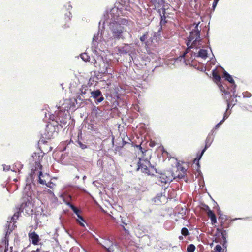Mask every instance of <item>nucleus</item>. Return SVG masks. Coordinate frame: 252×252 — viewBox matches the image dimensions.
Instances as JSON below:
<instances>
[{
	"instance_id": "1",
	"label": "nucleus",
	"mask_w": 252,
	"mask_h": 252,
	"mask_svg": "<svg viewBox=\"0 0 252 252\" xmlns=\"http://www.w3.org/2000/svg\"><path fill=\"white\" fill-rule=\"evenodd\" d=\"M126 13L123 8L115 6L104 15L103 24H107L109 27L107 41L111 42L112 46L116 45L118 41H125L126 38L127 32L125 26L129 25L131 21L123 17Z\"/></svg>"
},
{
	"instance_id": "2",
	"label": "nucleus",
	"mask_w": 252,
	"mask_h": 252,
	"mask_svg": "<svg viewBox=\"0 0 252 252\" xmlns=\"http://www.w3.org/2000/svg\"><path fill=\"white\" fill-rule=\"evenodd\" d=\"M43 155H41L39 153H34L32 156L33 160L34 161V166L31 169V172L30 174V179L32 180L34 177L33 176L36 174V172L38 174V181L40 184L42 185H46L48 187L50 188H53L55 185L54 183L51 182H49L47 183L46 181L42 179L43 177L42 172L41 171L42 165L40 163V160H42Z\"/></svg>"
},
{
	"instance_id": "3",
	"label": "nucleus",
	"mask_w": 252,
	"mask_h": 252,
	"mask_svg": "<svg viewBox=\"0 0 252 252\" xmlns=\"http://www.w3.org/2000/svg\"><path fill=\"white\" fill-rule=\"evenodd\" d=\"M199 23L196 24L194 29H193L190 32L189 36L187 37L186 44L188 47V49L186 50V52L183 54L182 56L178 57L176 60L178 59H180L184 60L185 61V56L187 53H188V50L192 48H199V45L197 44L200 43L201 41V39L200 38V31L198 29Z\"/></svg>"
},
{
	"instance_id": "4",
	"label": "nucleus",
	"mask_w": 252,
	"mask_h": 252,
	"mask_svg": "<svg viewBox=\"0 0 252 252\" xmlns=\"http://www.w3.org/2000/svg\"><path fill=\"white\" fill-rule=\"evenodd\" d=\"M49 119L52 120L55 125L58 127L60 126L61 128L65 127L67 124L68 120V111L67 110L63 111V109L58 108V110L55 111L54 114H49Z\"/></svg>"
},
{
	"instance_id": "5",
	"label": "nucleus",
	"mask_w": 252,
	"mask_h": 252,
	"mask_svg": "<svg viewBox=\"0 0 252 252\" xmlns=\"http://www.w3.org/2000/svg\"><path fill=\"white\" fill-rule=\"evenodd\" d=\"M59 131L58 126L54 123H49L46 125V128L43 133H41L40 141L44 144L47 143V140L54 137Z\"/></svg>"
},
{
	"instance_id": "6",
	"label": "nucleus",
	"mask_w": 252,
	"mask_h": 252,
	"mask_svg": "<svg viewBox=\"0 0 252 252\" xmlns=\"http://www.w3.org/2000/svg\"><path fill=\"white\" fill-rule=\"evenodd\" d=\"M136 171L147 175H154V173H157V169L152 166L149 160L144 158H138L137 163Z\"/></svg>"
},
{
	"instance_id": "7",
	"label": "nucleus",
	"mask_w": 252,
	"mask_h": 252,
	"mask_svg": "<svg viewBox=\"0 0 252 252\" xmlns=\"http://www.w3.org/2000/svg\"><path fill=\"white\" fill-rule=\"evenodd\" d=\"M23 201L19 208V211L15 213L10 219H8L6 224L8 225L9 224H10L11 223H13L12 227H15L16 226L14 225V223L16 222V220L18 218L19 213L23 212L25 208L31 205L32 197L28 198V196H25L23 197Z\"/></svg>"
},
{
	"instance_id": "8",
	"label": "nucleus",
	"mask_w": 252,
	"mask_h": 252,
	"mask_svg": "<svg viewBox=\"0 0 252 252\" xmlns=\"http://www.w3.org/2000/svg\"><path fill=\"white\" fill-rule=\"evenodd\" d=\"M6 231L5 232V237L2 240L0 244V252H12V247H8V237L9 234L12 231L14 227L10 228V224H6Z\"/></svg>"
},
{
	"instance_id": "9",
	"label": "nucleus",
	"mask_w": 252,
	"mask_h": 252,
	"mask_svg": "<svg viewBox=\"0 0 252 252\" xmlns=\"http://www.w3.org/2000/svg\"><path fill=\"white\" fill-rule=\"evenodd\" d=\"M104 24H103V20H101L99 23L98 32L94 34L92 43L91 48L92 51L94 52L96 55H97V51H96V48L98 45L99 38L101 37L102 32H104Z\"/></svg>"
},
{
	"instance_id": "10",
	"label": "nucleus",
	"mask_w": 252,
	"mask_h": 252,
	"mask_svg": "<svg viewBox=\"0 0 252 252\" xmlns=\"http://www.w3.org/2000/svg\"><path fill=\"white\" fill-rule=\"evenodd\" d=\"M212 76L214 79L218 84L220 90L225 94H230V92L226 89L227 88V86L225 84L221 83V78L220 76L216 73L215 70H213Z\"/></svg>"
},
{
	"instance_id": "11",
	"label": "nucleus",
	"mask_w": 252,
	"mask_h": 252,
	"mask_svg": "<svg viewBox=\"0 0 252 252\" xmlns=\"http://www.w3.org/2000/svg\"><path fill=\"white\" fill-rule=\"evenodd\" d=\"M98 64V72L101 74L108 73V70L109 68V64L106 59H104L102 56L97 57Z\"/></svg>"
},
{
	"instance_id": "12",
	"label": "nucleus",
	"mask_w": 252,
	"mask_h": 252,
	"mask_svg": "<svg viewBox=\"0 0 252 252\" xmlns=\"http://www.w3.org/2000/svg\"><path fill=\"white\" fill-rule=\"evenodd\" d=\"M74 144L77 147L83 150L88 149L90 147L88 140L82 137L81 131L78 133L77 139L75 141Z\"/></svg>"
},
{
	"instance_id": "13",
	"label": "nucleus",
	"mask_w": 252,
	"mask_h": 252,
	"mask_svg": "<svg viewBox=\"0 0 252 252\" xmlns=\"http://www.w3.org/2000/svg\"><path fill=\"white\" fill-rule=\"evenodd\" d=\"M157 182L158 183H164L165 184L170 183L173 180V175L170 173H160L157 175Z\"/></svg>"
},
{
	"instance_id": "14",
	"label": "nucleus",
	"mask_w": 252,
	"mask_h": 252,
	"mask_svg": "<svg viewBox=\"0 0 252 252\" xmlns=\"http://www.w3.org/2000/svg\"><path fill=\"white\" fill-rule=\"evenodd\" d=\"M81 93L80 95L77 97V100L79 101H85L86 103L88 101H90V99L88 98L90 97V94H91L92 91L86 87H83L80 90Z\"/></svg>"
},
{
	"instance_id": "15",
	"label": "nucleus",
	"mask_w": 252,
	"mask_h": 252,
	"mask_svg": "<svg viewBox=\"0 0 252 252\" xmlns=\"http://www.w3.org/2000/svg\"><path fill=\"white\" fill-rule=\"evenodd\" d=\"M96 241L97 243L100 245L102 246L106 250H107L108 247L111 245V243L113 241L112 238H110L109 237L107 236H104L103 237H101L99 240L97 239Z\"/></svg>"
},
{
	"instance_id": "16",
	"label": "nucleus",
	"mask_w": 252,
	"mask_h": 252,
	"mask_svg": "<svg viewBox=\"0 0 252 252\" xmlns=\"http://www.w3.org/2000/svg\"><path fill=\"white\" fill-rule=\"evenodd\" d=\"M90 97L93 98L96 104H98L104 100V97L101 91L99 89L92 91Z\"/></svg>"
},
{
	"instance_id": "17",
	"label": "nucleus",
	"mask_w": 252,
	"mask_h": 252,
	"mask_svg": "<svg viewBox=\"0 0 252 252\" xmlns=\"http://www.w3.org/2000/svg\"><path fill=\"white\" fill-rule=\"evenodd\" d=\"M158 12L160 13V16H161V20L160 22V27L158 30V32H157V34L158 35H160V32L162 30V27L163 25H165V23L167 22L166 20V16H165V13H166V8L165 7L161 8L158 10Z\"/></svg>"
},
{
	"instance_id": "18",
	"label": "nucleus",
	"mask_w": 252,
	"mask_h": 252,
	"mask_svg": "<svg viewBox=\"0 0 252 252\" xmlns=\"http://www.w3.org/2000/svg\"><path fill=\"white\" fill-rule=\"evenodd\" d=\"M72 7L71 5L68 3L67 4L65 5L63 8V12H65L64 14V18L66 22L69 21L71 20V18L72 17V14L70 12V10L72 9Z\"/></svg>"
},
{
	"instance_id": "19",
	"label": "nucleus",
	"mask_w": 252,
	"mask_h": 252,
	"mask_svg": "<svg viewBox=\"0 0 252 252\" xmlns=\"http://www.w3.org/2000/svg\"><path fill=\"white\" fill-rule=\"evenodd\" d=\"M118 51L121 54H130L132 51L131 44H124L123 46L118 48Z\"/></svg>"
},
{
	"instance_id": "20",
	"label": "nucleus",
	"mask_w": 252,
	"mask_h": 252,
	"mask_svg": "<svg viewBox=\"0 0 252 252\" xmlns=\"http://www.w3.org/2000/svg\"><path fill=\"white\" fill-rule=\"evenodd\" d=\"M29 239L32 241V243L36 245H38L40 240L39 235L34 231L30 232L28 234Z\"/></svg>"
},
{
	"instance_id": "21",
	"label": "nucleus",
	"mask_w": 252,
	"mask_h": 252,
	"mask_svg": "<svg viewBox=\"0 0 252 252\" xmlns=\"http://www.w3.org/2000/svg\"><path fill=\"white\" fill-rule=\"evenodd\" d=\"M193 54V57H200L202 59H205L208 57L207 50L206 49H200L198 53H192Z\"/></svg>"
},
{
	"instance_id": "22",
	"label": "nucleus",
	"mask_w": 252,
	"mask_h": 252,
	"mask_svg": "<svg viewBox=\"0 0 252 252\" xmlns=\"http://www.w3.org/2000/svg\"><path fill=\"white\" fill-rule=\"evenodd\" d=\"M120 251V247L118 244L114 241L106 250L107 252H119Z\"/></svg>"
},
{
	"instance_id": "23",
	"label": "nucleus",
	"mask_w": 252,
	"mask_h": 252,
	"mask_svg": "<svg viewBox=\"0 0 252 252\" xmlns=\"http://www.w3.org/2000/svg\"><path fill=\"white\" fill-rule=\"evenodd\" d=\"M211 132H212V131ZM212 132L209 133V134L208 135L205 140V145L203 149L206 150L212 143L214 140V137H212Z\"/></svg>"
},
{
	"instance_id": "24",
	"label": "nucleus",
	"mask_w": 252,
	"mask_h": 252,
	"mask_svg": "<svg viewBox=\"0 0 252 252\" xmlns=\"http://www.w3.org/2000/svg\"><path fill=\"white\" fill-rule=\"evenodd\" d=\"M223 77L225 78L226 80L229 82L231 86L230 87H234V86L236 85L235 83V81L233 79L232 76L230 75L227 71H224L223 72Z\"/></svg>"
},
{
	"instance_id": "25",
	"label": "nucleus",
	"mask_w": 252,
	"mask_h": 252,
	"mask_svg": "<svg viewBox=\"0 0 252 252\" xmlns=\"http://www.w3.org/2000/svg\"><path fill=\"white\" fill-rule=\"evenodd\" d=\"M151 3L154 5L155 7L158 8L165 7V1L164 0H150Z\"/></svg>"
},
{
	"instance_id": "26",
	"label": "nucleus",
	"mask_w": 252,
	"mask_h": 252,
	"mask_svg": "<svg viewBox=\"0 0 252 252\" xmlns=\"http://www.w3.org/2000/svg\"><path fill=\"white\" fill-rule=\"evenodd\" d=\"M28 178L27 179V183L24 189V192L26 194L25 196H28V198L29 197H31L32 192L31 191V184L28 183L29 181H28Z\"/></svg>"
},
{
	"instance_id": "27",
	"label": "nucleus",
	"mask_w": 252,
	"mask_h": 252,
	"mask_svg": "<svg viewBox=\"0 0 252 252\" xmlns=\"http://www.w3.org/2000/svg\"><path fill=\"white\" fill-rule=\"evenodd\" d=\"M101 113L102 111L99 109L98 107L93 106L92 109V114L93 116L98 117L101 116Z\"/></svg>"
},
{
	"instance_id": "28",
	"label": "nucleus",
	"mask_w": 252,
	"mask_h": 252,
	"mask_svg": "<svg viewBox=\"0 0 252 252\" xmlns=\"http://www.w3.org/2000/svg\"><path fill=\"white\" fill-rule=\"evenodd\" d=\"M207 214L208 217L210 219L212 224L217 223L216 215L212 210H209V212H207Z\"/></svg>"
},
{
	"instance_id": "29",
	"label": "nucleus",
	"mask_w": 252,
	"mask_h": 252,
	"mask_svg": "<svg viewBox=\"0 0 252 252\" xmlns=\"http://www.w3.org/2000/svg\"><path fill=\"white\" fill-rule=\"evenodd\" d=\"M236 87H237V85H235V86H234V87H227V88L226 89L229 92H230V94H227V95H230V97H231V95L230 94H231V93H232L233 94V96L234 98L240 97V96H238L237 94H235Z\"/></svg>"
},
{
	"instance_id": "30",
	"label": "nucleus",
	"mask_w": 252,
	"mask_h": 252,
	"mask_svg": "<svg viewBox=\"0 0 252 252\" xmlns=\"http://www.w3.org/2000/svg\"><path fill=\"white\" fill-rule=\"evenodd\" d=\"M129 1V0H125L124 1L123 0H121V2L120 3L121 6L120 8H123V10L124 12H126V11L127 10V7Z\"/></svg>"
},
{
	"instance_id": "31",
	"label": "nucleus",
	"mask_w": 252,
	"mask_h": 252,
	"mask_svg": "<svg viewBox=\"0 0 252 252\" xmlns=\"http://www.w3.org/2000/svg\"><path fill=\"white\" fill-rule=\"evenodd\" d=\"M65 204L69 206L76 215L79 213L80 210L75 206L72 205L70 202H65Z\"/></svg>"
},
{
	"instance_id": "32",
	"label": "nucleus",
	"mask_w": 252,
	"mask_h": 252,
	"mask_svg": "<svg viewBox=\"0 0 252 252\" xmlns=\"http://www.w3.org/2000/svg\"><path fill=\"white\" fill-rule=\"evenodd\" d=\"M205 151H206V150L203 149L202 150V151H201L200 153L199 154L197 155L196 158L194 160V162L196 161H197V165L198 167H200L199 161L202 158V156L203 155V154Z\"/></svg>"
},
{
	"instance_id": "33",
	"label": "nucleus",
	"mask_w": 252,
	"mask_h": 252,
	"mask_svg": "<svg viewBox=\"0 0 252 252\" xmlns=\"http://www.w3.org/2000/svg\"><path fill=\"white\" fill-rule=\"evenodd\" d=\"M80 57H81V59L85 62L90 61V58L89 56L86 53L81 54L80 55Z\"/></svg>"
},
{
	"instance_id": "34",
	"label": "nucleus",
	"mask_w": 252,
	"mask_h": 252,
	"mask_svg": "<svg viewBox=\"0 0 252 252\" xmlns=\"http://www.w3.org/2000/svg\"><path fill=\"white\" fill-rule=\"evenodd\" d=\"M195 250V246L193 244H189L187 246V252H194Z\"/></svg>"
},
{
	"instance_id": "35",
	"label": "nucleus",
	"mask_w": 252,
	"mask_h": 252,
	"mask_svg": "<svg viewBox=\"0 0 252 252\" xmlns=\"http://www.w3.org/2000/svg\"><path fill=\"white\" fill-rule=\"evenodd\" d=\"M181 234L184 236H187L189 234L188 229L186 227L182 228L181 229Z\"/></svg>"
},
{
	"instance_id": "36",
	"label": "nucleus",
	"mask_w": 252,
	"mask_h": 252,
	"mask_svg": "<svg viewBox=\"0 0 252 252\" xmlns=\"http://www.w3.org/2000/svg\"><path fill=\"white\" fill-rule=\"evenodd\" d=\"M209 28H208L207 32L206 35L205 36V37L207 38V44H208V45L207 46V48H208L210 50L211 52L212 53L211 47V46L209 45V44H210V40L209 39V33H208L209 32Z\"/></svg>"
},
{
	"instance_id": "37",
	"label": "nucleus",
	"mask_w": 252,
	"mask_h": 252,
	"mask_svg": "<svg viewBox=\"0 0 252 252\" xmlns=\"http://www.w3.org/2000/svg\"><path fill=\"white\" fill-rule=\"evenodd\" d=\"M72 200V197L70 195H68L66 197H63V201L65 204V202H69Z\"/></svg>"
},
{
	"instance_id": "38",
	"label": "nucleus",
	"mask_w": 252,
	"mask_h": 252,
	"mask_svg": "<svg viewBox=\"0 0 252 252\" xmlns=\"http://www.w3.org/2000/svg\"><path fill=\"white\" fill-rule=\"evenodd\" d=\"M185 175L186 173H181L180 174H179L178 176L174 177H173V179H176L177 178L183 179L185 177Z\"/></svg>"
},
{
	"instance_id": "39",
	"label": "nucleus",
	"mask_w": 252,
	"mask_h": 252,
	"mask_svg": "<svg viewBox=\"0 0 252 252\" xmlns=\"http://www.w3.org/2000/svg\"><path fill=\"white\" fill-rule=\"evenodd\" d=\"M214 250L216 252H224L223 251H222V248L221 246L220 245H217L214 248Z\"/></svg>"
},
{
	"instance_id": "40",
	"label": "nucleus",
	"mask_w": 252,
	"mask_h": 252,
	"mask_svg": "<svg viewBox=\"0 0 252 252\" xmlns=\"http://www.w3.org/2000/svg\"><path fill=\"white\" fill-rule=\"evenodd\" d=\"M243 95L244 98H250L252 96L251 94L248 91L243 92Z\"/></svg>"
},
{
	"instance_id": "41",
	"label": "nucleus",
	"mask_w": 252,
	"mask_h": 252,
	"mask_svg": "<svg viewBox=\"0 0 252 252\" xmlns=\"http://www.w3.org/2000/svg\"><path fill=\"white\" fill-rule=\"evenodd\" d=\"M219 1V0H214L213 4H212V9H211L213 11H214Z\"/></svg>"
},
{
	"instance_id": "42",
	"label": "nucleus",
	"mask_w": 252,
	"mask_h": 252,
	"mask_svg": "<svg viewBox=\"0 0 252 252\" xmlns=\"http://www.w3.org/2000/svg\"><path fill=\"white\" fill-rule=\"evenodd\" d=\"M220 235L222 237V239L227 238V232L226 230L224 229L223 230H222Z\"/></svg>"
},
{
	"instance_id": "43",
	"label": "nucleus",
	"mask_w": 252,
	"mask_h": 252,
	"mask_svg": "<svg viewBox=\"0 0 252 252\" xmlns=\"http://www.w3.org/2000/svg\"><path fill=\"white\" fill-rule=\"evenodd\" d=\"M227 238L222 239V241L221 242V244H222L223 247L225 249H226L227 246Z\"/></svg>"
},
{
	"instance_id": "44",
	"label": "nucleus",
	"mask_w": 252,
	"mask_h": 252,
	"mask_svg": "<svg viewBox=\"0 0 252 252\" xmlns=\"http://www.w3.org/2000/svg\"><path fill=\"white\" fill-rule=\"evenodd\" d=\"M228 220V218L225 215H223L222 216H219V220H222L224 221H227V220Z\"/></svg>"
},
{
	"instance_id": "45",
	"label": "nucleus",
	"mask_w": 252,
	"mask_h": 252,
	"mask_svg": "<svg viewBox=\"0 0 252 252\" xmlns=\"http://www.w3.org/2000/svg\"><path fill=\"white\" fill-rule=\"evenodd\" d=\"M177 169L178 170H180L181 171H182V173H186V169L183 167V166H181V165H178L177 166Z\"/></svg>"
},
{
	"instance_id": "46",
	"label": "nucleus",
	"mask_w": 252,
	"mask_h": 252,
	"mask_svg": "<svg viewBox=\"0 0 252 252\" xmlns=\"http://www.w3.org/2000/svg\"><path fill=\"white\" fill-rule=\"evenodd\" d=\"M97 61V60H96L95 59L93 58L92 59V61H90V62H91V63H93L95 67H97L98 63Z\"/></svg>"
},
{
	"instance_id": "47",
	"label": "nucleus",
	"mask_w": 252,
	"mask_h": 252,
	"mask_svg": "<svg viewBox=\"0 0 252 252\" xmlns=\"http://www.w3.org/2000/svg\"><path fill=\"white\" fill-rule=\"evenodd\" d=\"M242 108L244 110L252 111V106H251V105H249V108H248L246 106H244L242 107Z\"/></svg>"
},
{
	"instance_id": "48",
	"label": "nucleus",
	"mask_w": 252,
	"mask_h": 252,
	"mask_svg": "<svg viewBox=\"0 0 252 252\" xmlns=\"http://www.w3.org/2000/svg\"><path fill=\"white\" fill-rule=\"evenodd\" d=\"M2 166L3 171H9L10 169V166L9 165H6L3 164Z\"/></svg>"
},
{
	"instance_id": "49",
	"label": "nucleus",
	"mask_w": 252,
	"mask_h": 252,
	"mask_svg": "<svg viewBox=\"0 0 252 252\" xmlns=\"http://www.w3.org/2000/svg\"><path fill=\"white\" fill-rule=\"evenodd\" d=\"M76 221L81 226L83 227H85V225L83 223L84 221H82V220H81L79 219H77Z\"/></svg>"
},
{
	"instance_id": "50",
	"label": "nucleus",
	"mask_w": 252,
	"mask_h": 252,
	"mask_svg": "<svg viewBox=\"0 0 252 252\" xmlns=\"http://www.w3.org/2000/svg\"><path fill=\"white\" fill-rule=\"evenodd\" d=\"M147 38V35L146 34H143L142 36L140 38V40L141 42H144Z\"/></svg>"
},
{
	"instance_id": "51",
	"label": "nucleus",
	"mask_w": 252,
	"mask_h": 252,
	"mask_svg": "<svg viewBox=\"0 0 252 252\" xmlns=\"http://www.w3.org/2000/svg\"><path fill=\"white\" fill-rule=\"evenodd\" d=\"M224 230V228L222 227H220V228H216V231L218 234H221L222 230Z\"/></svg>"
},
{
	"instance_id": "52",
	"label": "nucleus",
	"mask_w": 252,
	"mask_h": 252,
	"mask_svg": "<svg viewBox=\"0 0 252 252\" xmlns=\"http://www.w3.org/2000/svg\"><path fill=\"white\" fill-rule=\"evenodd\" d=\"M219 220L220 221V227L224 228L225 225V222L226 221H224L223 220Z\"/></svg>"
},
{
	"instance_id": "53",
	"label": "nucleus",
	"mask_w": 252,
	"mask_h": 252,
	"mask_svg": "<svg viewBox=\"0 0 252 252\" xmlns=\"http://www.w3.org/2000/svg\"><path fill=\"white\" fill-rule=\"evenodd\" d=\"M230 224H231V221H228V222L226 221L225 222V226L224 227V229H225V228H228L230 226Z\"/></svg>"
},
{
	"instance_id": "54",
	"label": "nucleus",
	"mask_w": 252,
	"mask_h": 252,
	"mask_svg": "<svg viewBox=\"0 0 252 252\" xmlns=\"http://www.w3.org/2000/svg\"><path fill=\"white\" fill-rule=\"evenodd\" d=\"M182 211H183V212L180 213V214L182 215V218L184 220H186V216H185V214H186L185 211H184L183 209H182Z\"/></svg>"
},
{
	"instance_id": "55",
	"label": "nucleus",
	"mask_w": 252,
	"mask_h": 252,
	"mask_svg": "<svg viewBox=\"0 0 252 252\" xmlns=\"http://www.w3.org/2000/svg\"><path fill=\"white\" fill-rule=\"evenodd\" d=\"M77 217H78V219L82 220V221H85V220L84 219V218L79 214V213H78V214L76 215Z\"/></svg>"
},
{
	"instance_id": "56",
	"label": "nucleus",
	"mask_w": 252,
	"mask_h": 252,
	"mask_svg": "<svg viewBox=\"0 0 252 252\" xmlns=\"http://www.w3.org/2000/svg\"><path fill=\"white\" fill-rule=\"evenodd\" d=\"M230 114H227L226 111L223 115V120H225L228 117Z\"/></svg>"
},
{
	"instance_id": "57",
	"label": "nucleus",
	"mask_w": 252,
	"mask_h": 252,
	"mask_svg": "<svg viewBox=\"0 0 252 252\" xmlns=\"http://www.w3.org/2000/svg\"><path fill=\"white\" fill-rule=\"evenodd\" d=\"M217 214H218V215H219V216H222L223 215L222 214L220 209V208H218V209L217 210Z\"/></svg>"
},
{
	"instance_id": "58",
	"label": "nucleus",
	"mask_w": 252,
	"mask_h": 252,
	"mask_svg": "<svg viewBox=\"0 0 252 252\" xmlns=\"http://www.w3.org/2000/svg\"><path fill=\"white\" fill-rule=\"evenodd\" d=\"M204 209L205 211H207V212H209V210H211L209 207L207 205H206V204L204 205Z\"/></svg>"
},
{
	"instance_id": "59",
	"label": "nucleus",
	"mask_w": 252,
	"mask_h": 252,
	"mask_svg": "<svg viewBox=\"0 0 252 252\" xmlns=\"http://www.w3.org/2000/svg\"><path fill=\"white\" fill-rule=\"evenodd\" d=\"M162 196V194H158L155 199L159 200Z\"/></svg>"
},
{
	"instance_id": "60",
	"label": "nucleus",
	"mask_w": 252,
	"mask_h": 252,
	"mask_svg": "<svg viewBox=\"0 0 252 252\" xmlns=\"http://www.w3.org/2000/svg\"><path fill=\"white\" fill-rule=\"evenodd\" d=\"M226 102H227V107L226 111H227L230 107V102L227 99L226 100Z\"/></svg>"
},
{
	"instance_id": "61",
	"label": "nucleus",
	"mask_w": 252,
	"mask_h": 252,
	"mask_svg": "<svg viewBox=\"0 0 252 252\" xmlns=\"http://www.w3.org/2000/svg\"><path fill=\"white\" fill-rule=\"evenodd\" d=\"M156 145V142L154 141H151L149 143V146L151 147H153Z\"/></svg>"
},
{
	"instance_id": "62",
	"label": "nucleus",
	"mask_w": 252,
	"mask_h": 252,
	"mask_svg": "<svg viewBox=\"0 0 252 252\" xmlns=\"http://www.w3.org/2000/svg\"><path fill=\"white\" fill-rule=\"evenodd\" d=\"M15 166L21 169L23 167V165L21 163H16Z\"/></svg>"
},
{
	"instance_id": "63",
	"label": "nucleus",
	"mask_w": 252,
	"mask_h": 252,
	"mask_svg": "<svg viewBox=\"0 0 252 252\" xmlns=\"http://www.w3.org/2000/svg\"><path fill=\"white\" fill-rule=\"evenodd\" d=\"M137 147L139 148V149L142 152V153H143L144 152H146L145 150H144V149L143 150L142 148L141 147L140 145L137 146Z\"/></svg>"
},
{
	"instance_id": "64",
	"label": "nucleus",
	"mask_w": 252,
	"mask_h": 252,
	"mask_svg": "<svg viewBox=\"0 0 252 252\" xmlns=\"http://www.w3.org/2000/svg\"><path fill=\"white\" fill-rule=\"evenodd\" d=\"M121 221H122V223L123 224V225H127V223L123 220V219H121Z\"/></svg>"
}]
</instances>
